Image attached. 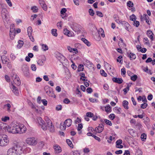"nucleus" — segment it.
<instances>
[{"mask_svg":"<svg viewBox=\"0 0 155 155\" xmlns=\"http://www.w3.org/2000/svg\"><path fill=\"white\" fill-rule=\"evenodd\" d=\"M130 20L134 21L136 20L137 18L134 14H132L130 16Z\"/></svg>","mask_w":155,"mask_h":155,"instance_id":"35","label":"nucleus"},{"mask_svg":"<svg viewBox=\"0 0 155 155\" xmlns=\"http://www.w3.org/2000/svg\"><path fill=\"white\" fill-rule=\"evenodd\" d=\"M66 142L68 145L71 147L73 148V145L71 141L69 139L66 140Z\"/></svg>","mask_w":155,"mask_h":155,"instance_id":"34","label":"nucleus"},{"mask_svg":"<svg viewBox=\"0 0 155 155\" xmlns=\"http://www.w3.org/2000/svg\"><path fill=\"white\" fill-rule=\"evenodd\" d=\"M26 141L29 145H34L37 143V142L34 138H29L27 139Z\"/></svg>","mask_w":155,"mask_h":155,"instance_id":"7","label":"nucleus"},{"mask_svg":"<svg viewBox=\"0 0 155 155\" xmlns=\"http://www.w3.org/2000/svg\"><path fill=\"white\" fill-rule=\"evenodd\" d=\"M123 106L126 109H128L129 108L128 106V102L127 101H124L122 103Z\"/></svg>","mask_w":155,"mask_h":155,"instance_id":"19","label":"nucleus"},{"mask_svg":"<svg viewBox=\"0 0 155 155\" xmlns=\"http://www.w3.org/2000/svg\"><path fill=\"white\" fill-rule=\"evenodd\" d=\"M54 148L55 151L58 153H60L62 151L61 147L57 145L54 146Z\"/></svg>","mask_w":155,"mask_h":155,"instance_id":"17","label":"nucleus"},{"mask_svg":"<svg viewBox=\"0 0 155 155\" xmlns=\"http://www.w3.org/2000/svg\"><path fill=\"white\" fill-rule=\"evenodd\" d=\"M41 101L44 106H47V105L48 102L45 99H43L41 100Z\"/></svg>","mask_w":155,"mask_h":155,"instance_id":"58","label":"nucleus"},{"mask_svg":"<svg viewBox=\"0 0 155 155\" xmlns=\"http://www.w3.org/2000/svg\"><path fill=\"white\" fill-rule=\"evenodd\" d=\"M121 75L123 77H125V74L126 73L125 68H123L121 69Z\"/></svg>","mask_w":155,"mask_h":155,"instance_id":"33","label":"nucleus"},{"mask_svg":"<svg viewBox=\"0 0 155 155\" xmlns=\"http://www.w3.org/2000/svg\"><path fill=\"white\" fill-rule=\"evenodd\" d=\"M67 11V10L65 8H63L62 9L61 11V15H64V13H65Z\"/></svg>","mask_w":155,"mask_h":155,"instance_id":"59","label":"nucleus"},{"mask_svg":"<svg viewBox=\"0 0 155 155\" xmlns=\"http://www.w3.org/2000/svg\"><path fill=\"white\" fill-rule=\"evenodd\" d=\"M86 91L88 93H91L93 91L91 87H88Z\"/></svg>","mask_w":155,"mask_h":155,"instance_id":"61","label":"nucleus"},{"mask_svg":"<svg viewBox=\"0 0 155 155\" xmlns=\"http://www.w3.org/2000/svg\"><path fill=\"white\" fill-rule=\"evenodd\" d=\"M137 77L136 75H134L131 77L130 79L133 81H135L137 79Z\"/></svg>","mask_w":155,"mask_h":155,"instance_id":"46","label":"nucleus"},{"mask_svg":"<svg viewBox=\"0 0 155 155\" xmlns=\"http://www.w3.org/2000/svg\"><path fill=\"white\" fill-rule=\"evenodd\" d=\"M143 39L145 40L144 41L145 42V44L148 45H150V44L148 42L149 41L148 38H144Z\"/></svg>","mask_w":155,"mask_h":155,"instance_id":"56","label":"nucleus"},{"mask_svg":"<svg viewBox=\"0 0 155 155\" xmlns=\"http://www.w3.org/2000/svg\"><path fill=\"white\" fill-rule=\"evenodd\" d=\"M148 104L146 103H144L141 104L140 107L142 109H145L147 106Z\"/></svg>","mask_w":155,"mask_h":155,"instance_id":"39","label":"nucleus"},{"mask_svg":"<svg viewBox=\"0 0 155 155\" xmlns=\"http://www.w3.org/2000/svg\"><path fill=\"white\" fill-rule=\"evenodd\" d=\"M100 73L102 76H104L105 77H107V74L105 73V71L103 70H100Z\"/></svg>","mask_w":155,"mask_h":155,"instance_id":"40","label":"nucleus"},{"mask_svg":"<svg viewBox=\"0 0 155 155\" xmlns=\"http://www.w3.org/2000/svg\"><path fill=\"white\" fill-rule=\"evenodd\" d=\"M81 41H83L86 45L88 46H90L91 45V44L85 38H82L81 39Z\"/></svg>","mask_w":155,"mask_h":155,"instance_id":"20","label":"nucleus"},{"mask_svg":"<svg viewBox=\"0 0 155 155\" xmlns=\"http://www.w3.org/2000/svg\"><path fill=\"white\" fill-rule=\"evenodd\" d=\"M96 13L97 15L98 16L100 17H103V14H102V13L101 12H100L98 11H97L96 12Z\"/></svg>","mask_w":155,"mask_h":155,"instance_id":"57","label":"nucleus"},{"mask_svg":"<svg viewBox=\"0 0 155 155\" xmlns=\"http://www.w3.org/2000/svg\"><path fill=\"white\" fill-rule=\"evenodd\" d=\"M147 137V135L145 134H141V138L142 141H144L146 139Z\"/></svg>","mask_w":155,"mask_h":155,"instance_id":"42","label":"nucleus"},{"mask_svg":"<svg viewBox=\"0 0 155 155\" xmlns=\"http://www.w3.org/2000/svg\"><path fill=\"white\" fill-rule=\"evenodd\" d=\"M98 32L99 35H101V36L103 37H104L105 35L104 34V32L103 29L102 28H100L98 31Z\"/></svg>","mask_w":155,"mask_h":155,"instance_id":"21","label":"nucleus"},{"mask_svg":"<svg viewBox=\"0 0 155 155\" xmlns=\"http://www.w3.org/2000/svg\"><path fill=\"white\" fill-rule=\"evenodd\" d=\"M23 152L22 148L18 145H16L10 148L8 150L7 155H20Z\"/></svg>","mask_w":155,"mask_h":155,"instance_id":"2","label":"nucleus"},{"mask_svg":"<svg viewBox=\"0 0 155 155\" xmlns=\"http://www.w3.org/2000/svg\"><path fill=\"white\" fill-rule=\"evenodd\" d=\"M128 131L129 133L133 137L135 136V133L134 131L132 129H130L128 130Z\"/></svg>","mask_w":155,"mask_h":155,"instance_id":"25","label":"nucleus"},{"mask_svg":"<svg viewBox=\"0 0 155 155\" xmlns=\"http://www.w3.org/2000/svg\"><path fill=\"white\" fill-rule=\"evenodd\" d=\"M134 26L137 27L140 25V22L139 21L135 20L134 21Z\"/></svg>","mask_w":155,"mask_h":155,"instance_id":"50","label":"nucleus"},{"mask_svg":"<svg viewBox=\"0 0 155 155\" xmlns=\"http://www.w3.org/2000/svg\"><path fill=\"white\" fill-rule=\"evenodd\" d=\"M84 65L86 66L87 67L89 68L90 67H92L93 64L92 62L90 61H89L86 59H84Z\"/></svg>","mask_w":155,"mask_h":155,"instance_id":"9","label":"nucleus"},{"mask_svg":"<svg viewBox=\"0 0 155 155\" xmlns=\"http://www.w3.org/2000/svg\"><path fill=\"white\" fill-rule=\"evenodd\" d=\"M1 119L2 121L6 122L7 120H9V117L8 116H5L3 117H2Z\"/></svg>","mask_w":155,"mask_h":155,"instance_id":"53","label":"nucleus"},{"mask_svg":"<svg viewBox=\"0 0 155 155\" xmlns=\"http://www.w3.org/2000/svg\"><path fill=\"white\" fill-rule=\"evenodd\" d=\"M72 124V120L70 119H67L64 122V125H65L66 126L68 127H70Z\"/></svg>","mask_w":155,"mask_h":155,"instance_id":"14","label":"nucleus"},{"mask_svg":"<svg viewBox=\"0 0 155 155\" xmlns=\"http://www.w3.org/2000/svg\"><path fill=\"white\" fill-rule=\"evenodd\" d=\"M10 87L12 89L13 92L14 93V94L16 95H18L19 93L17 87H15L12 84L11 85Z\"/></svg>","mask_w":155,"mask_h":155,"instance_id":"10","label":"nucleus"},{"mask_svg":"<svg viewBox=\"0 0 155 155\" xmlns=\"http://www.w3.org/2000/svg\"><path fill=\"white\" fill-rule=\"evenodd\" d=\"M79 75L81 76L80 79L81 80L82 79V78H87V77H85V74L84 72H81L79 74Z\"/></svg>","mask_w":155,"mask_h":155,"instance_id":"51","label":"nucleus"},{"mask_svg":"<svg viewBox=\"0 0 155 155\" xmlns=\"http://www.w3.org/2000/svg\"><path fill=\"white\" fill-rule=\"evenodd\" d=\"M119 40H120L121 41V43H120V42L118 43V45L119 46H120L121 45V43H122L121 45V47H122V46L123 47H126V45L125 44H124V41H123V40L122 39V38H120V39H119Z\"/></svg>","mask_w":155,"mask_h":155,"instance_id":"32","label":"nucleus"},{"mask_svg":"<svg viewBox=\"0 0 155 155\" xmlns=\"http://www.w3.org/2000/svg\"><path fill=\"white\" fill-rule=\"evenodd\" d=\"M12 78V80L14 81V79L16 78L17 77H18V75L16 74L15 73H12L11 74Z\"/></svg>","mask_w":155,"mask_h":155,"instance_id":"38","label":"nucleus"},{"mask_svg":"<svg viewBox=\"0 0 155 155\" xmlns=\"http://www.w3.org/2000/svg\"><path fill=\"white\" fill-rule=\"evenodd\" d=\"M57 30L56 29H52L51 30V32L52 35L55 37H57L58 35L57 33Z\"/></svg>","mask_w":155,"mask_h":155,"instance_id":"23","label":"nucleus"},{"mask_svg":"<svg viewBox=\"0 0 155 155\" xmlns=\"http://www.w3.org/2000/svg\"><path fill=\"white\" fill-rule=\"evenodd\" d=\"M13 81L14 83L17 86H19L21 83V81L19 77L14 79Z\"/></svg>","mask_w":155,"mask_h":155,"instance_id":"16","label":"nucleus"},{"mask_svg":"<svg viewBox=\"0 0 155 155\" xmlns=\"http://www.w3.org/2000/svg\"><path fill=\"white\" fill-rule=\"evenodd\" d=\"M124 26L125 29L127 31H128V28L130 26V25L127 22L124 24Z\"/></svg>","mask_w":155,"mask_h":155,"instance_id":"41","label":"nucleus"},{"mask_svg":"<svg viewBox=\"0 0 155 155\" xmlns=\"http://www.w3.org/2000/svg\"><path fill=\"white\" fill-rule=\"evenodd\" d=\"M18 128L19 130H18V132L19 133H23L25 131V127L23 125H18Z\"/></svg>","mask_w":155,"mask_h":155,"instance_id":"11","label":"nucleus"},{"mask_svg":"<svg viewBox=\"0 0 155 155\" xmlns=\"http://www.w3.org/2000/svg\"><path fill=\"white\" fill-rule=\"evenodd\" d=\"M143 153L141 150L139 149H136V155H142Z\"/></svg>","mask_w":155,"mask_h":155,"instance_id":"28","label":"nucleus"},{"mask_svg":"<svg viewBox=\"0 0 155 155\" xmlns=\"http://www.w3.org/2000/svg\"><path fill=\"white\" fill-rule=\"evenodd\" d=\"M112 80L114 82L118 84H121L123 82V80L121 78L114 77L112 78Z\"/></svg>","mask_w":155,"mask_h":155,"instance_id":"13","label":"nucleus"},{"mask_svg":"<svg viewBox=\"0 0 155 155\" xmlns=\"http://www.w3.org/2000/svg\"><path fill=\"white\" fill-rule=\"evenodd\" d=\"M22 70L23 72L28 71V68L26 65H23L22 67Z\"/></svg>","mask_w":155,"mask_h":155,"instance_id":"26","label":"nucleus"},{"mask_svg":"<svg viewBox=\"0 0 155 155\" xmlns=\"http://www.w3.org/2000/svg\"><path fill=\"white\" fill-rule=\"evenodd\" d=\"M6 57L5 55H3L2 56L1 59L2 62L4 64H6L8 63V61L6 60Z\"/></svg>","mask_w":155,"mask_h":155,"instance_id":"22","label":"nucleus"},{"mask_svg":"<svg viewBox=\"0 0 155 155\" xmlns=\"http://www.w3.org/2000/svg\"><path fill=\"white\" fill-rule=\"evenodd\" d=\"M104 121L106 124L110 126H111L112 125V124L111 122L109 120L107 119H105Z\"/></svg>","mask_w":155,"mask_h":155,"instance_id":"49","label":"nucleus"},{"mask_svg":"<svg viewBox=\"0 0 155 155\" xmlns=\"http://www.w3.org/2000/svg\"><path fill=\"white\" fill-rule=\"evenodd\" d=\"M109 117L112 120H113L115 117V115L114 114H111L109 115Z\"/></svg>","mask_w":155,"mask_h":155,"instance_id":"60","label":"nucleus"},{"mask_svg":"<svg viewBox=\"0 0 155 155\" xmlns=\"http://www.w3.org/2000/svg\"><path fill=\"white\" fill-rule=\"evenodd\" d=\"M19 130L18 128V125H17L16 124L14 125L13 126L10 127H8L7 128V131L9 133H12L13 134L18 133V130Z\"/></svg>","mask_w":155,"mask_h":155,"instance_id":"5","label":"nucleus"},{"mask_svg":"<svg viewBox=\"0 0 155 155\" xmlns=\"http://www.w3.org/2000/svg\"><path fill=\"white\" fill-rule=\"evenodd\" d=\"M38 64L39 65H42L44 64L43 61L41 59L39 60L37 62Z\"/></svg>","mask_w":155,"mask_h":155,"instance_id":"54","label":"nucleus"},{"mask_svg":"<svg viewBox=\"0 0 155 155\" xmlns=\"http://www.w3.org/2000/svg\"><path fill=\"white\" fill-rule=\"evenodd\" d=\"M27 32L28 35V34H29V33H30L31 34H32V29L31 27L29 26L27 28Z\"/></svg>","mask_w":155,"mask_h":155,"instance_id":"37","label":"nucleus"},{"mask_svg":"<svg viewBox=\"0 0 155 155\" xmlns=\"http://www.w3.org/2000/svg\"><path fill=\"white\" fill-rule=\"evenodd\" d=\"M38 120L39 124L41 126V128L43 130H46L48 129L51 132H53L54 131V126L53 125L52 121L48 118V120H46L48 126L41 118L39 117Z\"/></svg>","mask_w":155,"mask_h":155,"instance_id":"1","label":"nucleus"},{"mask_svg":"<svg viewBox=\"0 0 155 155\" xmlns=\"http://www.w3.org/2000/svg\"><path fill=\"white\" fill-rule=\"evenodd\" d=\"M83 126L81 124H78L77 130L78 131L80 130L82 128Z\"/></svg>","mask_w":155,"mask_h":155,"instance_id":"62","label":"nucleus"},{"mask_svg":"<svg viewBox=\"0 0 155 155\" xmlns=\"http://www.w3.org/2000/svg\"><path fill=\"white\" fill-rule=\"evenodd\" d=\"M104 130V125L102 124H100L98 127H96L95 129V131L98 133L101 132Z\"/></svg>","mask_w":155,"mask_h":155,"instance_id":"8","label":"nucleus"},{"mask_svg":"<svg viewBox=\"0 0 155 155\" xmlns=\"http://www.w3.org/2000/svg\"><path fill=\"white\" fill-rule=\"evenodd\" d=\"M15 27V25L13 24H11V28L10 29V34L11 33V32H12V31H15V28H14Z\"/></svg>","mask_w":155,"mask_h":155,"instance_id":"48","label":"nucleus"},{"mask_svg":"<svg viewBox=\"0 0 155 155\" xmlns=\"http://www.w3.org/2000/svg\"><path fill=\"white\" fill-rule=\"evenodd\" d=\"M89 12L90 15L91 16H93L94 14V12L93 10L91 8H90L89 9Z\"/></svg>","mask_w":155,"mask_h":155,"instance_id":"52","label":"nucleus"},{"mask_svg":"<svg viewBox=\"0 0 155 155\" xmlns=\"http://www.w3.org/2000/svg\"><path fill=\"white\" fill-rule=\"evenodd\" d=\"M63 102L65 104H68L70 102V101L68 98H66L64 100Z\"/></svg>","mask_w":155,"mask_h":155,"instance_id":"63","label":"nucleus"},{"mask_svg":"<svg viewBox=\"0 0 155 155\" xmlns=\"http://www.w3.org/2000/svg\"><path fill=\"white\" fill-rule=\"evenodd\" d=\"M122 143V141L121 140L119 139L117 140L116 142V147L119 146Z\"/></svg>","mask_w":155,"mask_h":155,"instance_id":"43","label":"nucleus"},{"mask_svg":"<svg viewBox=\"0 0 155 155\" xmlns=\"http://www.w3.org/2000/svg\"><path fill=\"white\" fill-rule=\"evenodd\" d=\"M18 43L17 47L18 48H20L24 44V42L22 41L19 40L18 41Z\"/></svg>","mask_w":155,"mask_h":155,"instance_id":"24","label":"nucleus"},{"mask_svg":"<svg viewBox=\"0 0 155 155\" xmlns=\"http://www.w3.org/2000/svg\"><path fill=\"white\" fill-rule=\"evenodd\" d=\"M31 70L34 71H36V67L35 64H32L31 65Z\"/></svg>","mask_w":155,"mask_h":155,"instance_id":"55","label":"nucleus"},{"mask_svg":"<svg viewBox=\"0 0 155 155\" xmlns=\"http://www.w3.org/2000/svg\"><path fill=\"white\" fill-rule=\"evenodd\" d=\"M135 127L136 128L139 130H140V129L142 128V126L140 122H137L136 124Z\"/></svg>","mask_w":155,"mask_h":155,"instance_id":"27","label":"nucleus"},{"mask_svg":"<svg viewBox=\"0 0 155 155\" xmlns=\"http://www.w3.org/2000/svg\"><path fill=\"white\" fill-rule=\"evenodd\" d=\"M127 56L130 58V59H135L136 58L135 54L131 52H130L129 53L127 52Z\"/></svg>","mask_w":155,"mask_h":155,"instance_id":"18","label":"nucleus"},{"mask_svg":"<svg viewBox=\"0 0 155 155\" xmlns=\"http://www.w3.org/2000/svg\"><path fill=\"white\" fill-rule=\"evenodd\" d=\"M86 116L87 117H92L94 116V114L93 113L90 112H88L86 113Z\"/></svg>","mask_w":155,"mask_h":155,"instance_id":"47","label":"nucleus"},{"mask_svg":"<svg viewBox=\"0 0 155 155\" xmlns=\"http://www.w3.org/2000/svg\"><path fill=\"white\" fill-rule=\"evenodd\" d=\"M31 9L34 13H36L38 11V9L37 8V7L36 6H34L33 7H32Z\"/></svg>","mask_w":155,"mask_h":155,"instance_id":"45","label":"nucleus"},{"mask_svg":"<svg viewBox=\"0 0 155 155\" xmlns=\"http://www.w3.org/2000/svg\"><path fill=\"white\" fill-rule=\"evenodd\" d=\"M9 142L8 136L5 134L0 135V146H5L7 145Z\"/></svg>","mask_w":155,"mask_h":155,"instance_id":"3","label":"nucleus"},{"mask_svg":"<svg viewBox=\"0 0 155 155\" xmlns=\"http://www.w3.org/2000/svg\"><path fill=\"white\" fill-rule=\"evenodd\" d=\"M42 49L44 51H46L48 49V46L46 45L42 44Z\"/></svg>","mask_w":155,"mask_h":155,"instance_id":"36","label":"nucleus"},{"mask_svg":"<svg viewBox=\"0 0 155 155\" xmlns=\"http://www.w3.org/2000/svg\"><path fill=\"white\" fill-rule=\"evenodd\" d=\"M127 5L128 7H131L133 6L134 4L132 2L129 1L127 2Z\"/></svg>","mask_w":155,"mask_h":155,"instance_id":"44","label":"nucleus"},{"mask_svg":"<svg viewBox=\"0 0 155 155\" xmlns=\"http://www.w3.org/2000/svg\"><path fill=\"white\" fill-rule=\"evenodd\" d=\"M72 155H80V154L79 152L78 151H74L73 152Z\"/></svg>","mask_w":155,"mask_h":155,"instance_id":"64","label":"nucleus"},{"mask_svg":"<svg viewBox=\"0 0 155 155\" xmlns=\"http://www.w3.org/2000/svg\"><path fill=\"white\" fill-rule=\"evenodd\" d=\"M122 59L123 57L121 55H120L117 58V62H119L120 63L122 64L123 63L122 62Z\"/></svg>","mask_w":155,"mask_h":155,"instance_id":"31","label":"nucleus"},{"mask_svg":"<svg viewBox=\"0 0 155 155\" xmlns=\"http://www.w3.org/2000/svg\"><path fill=\"white\" fill-rule=\"evenodd\" d=\"M105 111L107 112H110L111 111V109L110 106L108 104L105 107Z\"/></svg>","mask_w":155,"mask_h":155,"instance_id":"29","label":"nucleus"},{"mask_svg":"<svg viewBox=\"0 0 155 155\" xmlns=\"http://www.w3.org/2000/svg\"><path fill=\"white\" fill-rule=\"evenodd\" d=\"M55 56L63 64L67 61V60L64 56L58 52H56Z\"/></svg>","mask_w":155,"mask_h":155,"instance_id":"4","label":"nucleus"},{"mask_svg":"<svg viewBox=\"0 0 155 155\" xmlns=\"http://www.w3.org/2000/svg\"><path fill=\"white\" fill-rule=\"evenodd\" d=\"M147 35L148 37H149L150 38L151 41L153 40V34L151 30H149L147 31Z\"/></svg>","mask_w":155,"mask_h":155,"instance_id":"15","label":"nucleus"},{"mask_svg":"<svg viewBox=\"0 0 155 155\" xmlns=\"http://www.w3.org/2000/svg\"><path fill=\"white\" fill-rule=\"evenodd\" d=\"M39 2L41 6L43 8L45 11H46L47 9V7L45 3L43 0H39Z\"/></svg>","mask_w":155,"mask_h":155,"instance_id":"12","label":"nucleus"},{"mask_svg":"<svg viewBox=\"0 0 155 155\" xmlns=\"http://www.w3.org/2000/svg\"><path fill=\"white\" fill-rule=\"evenodd\" d=\"M84 69L83 65L82 64H80L78 67V72L82 71H83Z\"/></svg>","mask_w":155,"mask_h":155,"instance_id":"30","label":"nucleus"},{"mask_svg":"<svg viewBox=\"0 0 155 155\" xmlns=\"http://www.w3.org/2000/svg\"><path fill=\"white\" fill-rule=\"evenodd\" d=\"M140 19L141 21H143L144 20H145L146 22L149 25H150L151 24V21L149 19V17L147 14H143V17L141 16Z\"/></svg>","mask_w":155,"mask_h":155,"instance_id":"6","label":"nucleus"}]
</instances>
